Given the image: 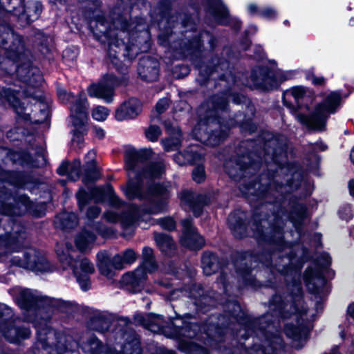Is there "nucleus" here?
Returning a JSON list of instances; mask_svg holds the SVG:
<instances>
[{
  "label": "nucleus",
  "instance_id": "f257e3e1",
  "mask_svg": "<svg viewBox=\"0 0 354 354\" xmlns=\"http://www.w3.org/2000/svg\"><path fill=\"white\" fill-rule=\"evenodd\" d=\"M152 153L151 149L140 151H129L125 155V167L128 172L129 181L123 189L125 196L129 199L138 198L147 201L148 207L138 208L130 205L122 215L119 216L115 211H109L104 214V218L109 223L120 222L123 228L133 227L147 214H158L167 208V187L153 183L161 177L165 171L162 162L147 164L138 171L141 161L149 158Z\"/></svg>",
  "mask_w": 354,
  "mask_h": 354
},
{
  "label": "nucleus",
  "instance_id": "f03ea898",
  "mask_svg": "<svg viewBox=\"0 0 354 354\" xmlns=\"http://www.w3.org/2000/svg\"><path fill=\"white\" fill-rule=\"evenodd\" d=\"M17 301L25 310L24 319L35 324L37 342L35 354H78L66 345V337L48 328L46 321L55 310L64 311L68 304L59 299L50 298L35 290L17 288L15 289Z\"/></svg>",
  "mask_w": 354,
  "mask_h": 354
},
{
  "label": "nucleus",
  "instance_id": "7ed1b4c3",
  "mask_svg": "<svg viewBox=\"0 0 354 354\" xmlns=\"http://www.w3.org/2000/svg\"><path fill=\"white\" fill-rule=\"evenodd\" d=\"M0 219V261H8L34 272H47L50 265L47 259L33 248L19 250L18 245L26 239L24 227L10 221L6 226Z\"/></svg>",
  "mask_w": 354,
  "mask_h": 354
},
{
  "label": "nucleus",
  "instance_id": "20e7f679",
  "mask_svg": "<svg viewBox=\"0 0 354 354\" xmlns=\"http://www.w3.org/2000/svg\"><path fill=\"white\" fill-rule=\"evenodd\" d=\"M227 106V97L223 93L214 95L201 106L198 111L200 120L193 129V134L197 140L207 145L215 146L225 138L227 130L234 124H223V122L216 116H225Z\"/></svg>",
  "mask_w": 354,
  "mask_h": 354
},
{
  "label": "nucleus",
  "instance_id": "39448f33",
  "mask_svg": "<svg viewBox=\"0 0 354 354\" xmlns=\"http://www.w3.org/2000/svg\"><path fill=\"white\" fill-rule=\"evenodd\" d=\"M285 97H292L298 104L304 105L309 111L306 115L302 113L295 115V118L302 124L315 130L324 129L330 114H334L340 106L342 96L339 92L332 91L324 95L322 102L317 104L313 111L310 105L313 100L311 93L303 86H295L286 91Z\"/></svg>",
  "mask_w": 354,
  "mask_h": 354
},
{
  "label": "nucleus",
  "instance_id": "423d86ee",
  "mask_svg": "<svg viewBox=\"0 0 354 354\" xmlns=\"http://www.w3.org/2000/svg\"><path fill=\"white\" fill-rule=\"evenodd\" d=\"M277 312L283 318H291L299 324V326H295L291 324H286L285 333L289 338L296 342L306 339L308 331V324L315 320L316 315L314 310H309L305 307L300 283H295L293 285L290 301L284 304L283 306H279Z\"/></svg>",
  "mask_w": 354,
  "mask_h": 354
},
{
  "label": "nucleus",
  "instance_id": "0eeeda50",
  "mask_svg": "<svg viewBox=\"0 0 354 354\" xmlns=\"http://www.w3.org/2000/svg\"><path fill=\"white\" fill-rule=\"evenodd\" d=\"M121 26L120 30H112L111 28L106 29V24L103 21H99L97 23L96 28L93 30V35L100 41L102 43L107 42L109 46V54L113 58H117L114 53H118L113 47L120 50L121 47L124 48L126 51L124 56L129 59L134 58L139 53L140 48L138 45L133 42V33L129 34L128 30L131 24H129L127 21L117 20L113 22V26Z\"/></svg>",
  "mask_w": 354,
  "mask_h": 354
},
{
  "label": "nucleus",
  "instance_id": "6e6552de",
  "mask_svg": "<svg viewBox=\"0 0 354 354\" xmlns=\"http://www.w3.org/2000/svg\"><path fill=\"white\" fill-rule=\"evenodd\" d=\"M134 321L154 333H162L168 338L180 342L196 337L201 330V327L198 324L180 319H175L171 325L165 327L162 318L154 314L136 315Z\"/></svg>",
  "mask_w": 354,
  "mask_h": 354
},
{
  "label": "nucleus",
  "instance_id": "1a4fd4ad",
  "mask_svg": "<svg viewBox=\"0 0 354 354\" xmlns=\"http://www.w3.org/2000/svg\"><path fill=\"white\" fill-rule=\"evenodd\" d=\"M117 344H121L118 349L114 346L113 351L109 350L95 336L88 335L84 337L81 347L82 350L89 354H140V342L137 335L132 331H120L117 333Z\"/></svg>",
  "mask_w": 354,
  "mask_h": 354
},
{
  "label": "nucleus",
  "instance_id": "9d476101",
  "mask_svg": "<svg viewBox=\"0 0 354 354\" xmlns=\"http://www.w3.org/2000/svg\"><path fill=\"white\" fill-rule=\"evenodd\" d=\"M75 252L71 243H66L64 246L57 245L56 252L63 269L71 268L77 281L83 290L90 288V275L95 272L93 264L86 258L78 260L73 259Z\"/></svg>",
  "mask_w": 354,
  "mask_h": 354
},
{
  "label": "nucleus",
  "instance_id": "9b49d317",
  "mask_svg": "<svg viewBox=\"0 0 354 354\" xmlns=\"http://www.w3.org/2000/svg\"><path fill=\"white\" fill-rule=\"evenodd\" d=\"M44 204H35L25 195L15 198L0 192V214H1L14 217L29 213L39 217L44 214Z\"/></svg>",
  "mask_w": 354,
  "mask_h": 354
},
{
  "label": "nucleus",
  "instance_id": "f8f14e48",
  "mask_svg": "<svg viewBox=\"0 0 354 354\" xmlns=\"http://www.w3.org/2000/svg\"><path fill=\"white\" fill-rule=\"evenodd\" d=\"M252 226L254 227V236L261 241H267L270 243L277 244L279 246L283 245L282 236V227L283 221L279 217V214H272L268 218H259L255 216Z\"/></svg>",
  "mask_w": 354,
  "mask_h": 354
},
{
  "label": "nucleus",
  "instance_id": "ddd939ff",
  "mask_svg": "<svg viewBox=\"0 0 354 354\" xmlns=\"http://www.w3.org/2000/svg\"><path fill=\"white\" fill-rule=\"evenodd\" d=\"M0 333L12 343L19 342L30 335V330L21 327L19 321L14 319L12 310L5 305H0Z\"/></svg>",
  "mask_w": 354,
  "mask_h": 354
},
{
  "label": "nucleus",
  "instance_id": "4468645a",
  "mask_svg": "<svg viewBox=\"0 0 354 354\" xmlns=\"http://www.w3.org/2000/svg\"><path fill=\"white\" fill-rule=\"evenodd\" d=\"M89 104L84 93H80L73 102L70 111L73 125L75 127L72 138L73 143L80 145L84 142L85 124L88 118Z\"/></svg>",
  "mask_w": 354,
  "mask_h": 354
},
{
  "label": "nucleus",
  "instance_id": "2eb2a0df",
  "mask_svg": "<svg viewBox=\"0 0 354 354\" xmlns=\"http://www.w3.org/2000/svg\"><path fill=\"white\" fill-rule=\"evenodd\" d=\"M291 77L292 73L290 71H274L267 66L258 67L254 68L251 73L250 86L263 90H270L277 87L279 82Z\"/></svg>",
  "mask_w": 354,
  "mask_h": 354
},
{
  "label": "nucleus",
  "instance_id": "dca6fc26",
  "mask_svg": "<svg viewBox=\"0 0 354 354\" xmlns=\"http://www.w3.org/2000/svg\"><path fill=\"white\" fill-rule=\"evenodd\" d=\"M143 263L142 266L134 272L127 273L122 277V281L133 287H139L147 279V272H151L155 270L156 266L153 259V250L145 247L142 250Z\"/></svg>",
  "mask_w": 354,
  "mask_h": 354
},
{
  "label": "nucleus",
  "instance_id": "f3484780",
  "mask_svg": "<svg viewBox=\"0 0 354 354\" xmlns=\"http://www.w3.org/2000/svg\"><path fill=\"white\" fill-rule=\"evenodd\" d=\"M258 166V162H250V155H248L226 161L224 167L229 176L236 180L254 174Z\"/></svg>",
  "mask_w": 354,
  "mask_h": 354
},
{
  "label": "nucleus",
  "instance_id": "a211bd4d",
  "mask_svg": "<svg viewBox=\"0 0 354 354\" xmlns=\"http://www.w3.org/2000/svg\"><path fill=\"white\" fill-rule=\"evenodd\" d=\"M119 84V81L113 75H106L101 81L91 85L87 92L89 96L102 99L106 103L110 104L113 101L114 88Z\"/></svg>",
  "mask_w": 354,
  "mask_h": 354
},
{
  "label": "nucleus",
  "instance_id": "6ab92c4d",
  "mask_svg": "<svg viewBox=\"0 0 354 354\" xmlns=\"http://www.w3.org/2000/svg\"><path fill=\"white\" fill-rule=\"evenodd\" d=\"M183 228L180 241L183 245L191 250L201 249L205 244V241L196 232L193 226L192 220L186 218L182 221Z\"/></svg>",
  "mask_w": 354,
  "mask_h": 354
},
{
  "label": "nucleus",
  "instance_id": "aec40b11",
  "mask_svg": "<svg viewBox=\"0 0 354 354\" xmlns=\"http://www.w3.org/2000/svg\"><path fill=\"white\" fill-rule=\"evenodd\" d=\"M142 111V103L137 98H130L122 103L115 110L118 121L135 119Z\"/></svg>",
  "mask_w": 354,
  "mask_h": 354
},
{
  "label": "nucleus",
  "instance_id": "412c9836",
  "mask_svg": "<svg viewBox=\"0 0 354 354\" xmlns=\"http://www.w3.org/2000/svg\"><path fill=\"white\" fill-rule=\"evenodd\" d=\"M211 14L220 24H233L236 29H239L241 22L236 18L230 19L228 10L221 0H207Z\"/></svg>",
  "mask_w": 354,
  "mask_h": 354
},
{
  "label": "nucleus",
  "instance_id": "4be33fe9",
  "mask_svg": "<svg viewBox=\"0 0 354 354\" xmlns=\"http://www.w3.org/2000/svg\"><path fill=\"white\" fill-rule=\"evenodd\" d=\"M17 73L20 80L31 87H38L43 82L39 69L29 63L17 67Z\"/></svg>",
  "mask_w": 354,
  "mask_h": 354
},
{
  "label": "nucleus",
  "instance_id": "5701e85b",
  "mask_svg": "<svg viewBox=\"0 0 354 354\" xmlns=\"http://www.w3.org/2000/svg\"><path fill=\"white\" fill-rule=\"evenodd\" d=\"M268 330L264 334L265 340L257 354H280L282 351L283 344L281 337L278 334H273L270 331L271 326H268Z\"/></svg>",
  "mask_w": 354,
  "mask_h": 354
},
{
  "label": "nucleus",
  "instance_id": "b1692460",
  "mask_svg": "<svg viewBox=\"0 0 354 354\" xmlns=\"http://www.w3.org/2000/svg\"><path fill=\"white\" fill-rule=\"evenodd\" d=\"M19 93H15L10 88L3 89L1 93V100L7 102L16 113L25 120L30 119V113L28 112V106H24L25 102L21 103L18 99Z\"/></svg>",
  "mask_w": 354,
  "mask_h": 354
},
{
  "label": "nucleus",
  "instance_id": "393cba45",
  "mask_svg": "<svg viewBox=\"0 0 354 354\" xmlns=\"http://www.w3.org/2000/svg\"><path fill=\"white\" fill-rule=\"evenodd\" d=\"M180 201L186 210L192 211L196 216L201 214L203 203L202 196L185 190L180 193Z\"/></svg>",
  "mask_w": 354,
  "mask_h": 354
},
{
  "label": "nucleus",
  "instance_id": "a878e982",
  "mask_svg": "<svg viewBox=\"0 0 354 354\" xmlns=\"http://www.w3.org/2000/svg\"><path fill=\"white\" fill-rule=\"evenodd\" d=\"M157 62L149 57H143L139 62L138 68V74L145 80L155 81L158 77V67Z\"/></svg>",
  "mask_w": 354,
  "mask_h": 354
},
{
  "label": "nucleus",
  "instance_id": "bb28decb",
  "mask_svg": "<svg viewBox=\"0 0 354 354\" xmlns=\"http://www.w3.org/2000/svg\"><path fill=\"white\" fill-rule=\"evenodd\" d=\"M165 126L167 133L172 136L171 138L162 140L163 148L167 151H170L178 147L181 142V133L176 124L165 122Z\"/></svg>",
  "mask_w": 354,
  "mask_h": 354
},
{
  "label": "nucleus",
  "instance_id": "cd10ccee",
  "mask_svg": "<svg viewBox=\"0 0 354 354\" xmlns=\"http://www.w3.org/2000/svg\"><path fill=\"white\" fill-rule=\"evenodd\" d=\"M95 152L90 151L86 156V165L82 180L84 183L95 181L100 178V174L95 165Z\"/></svg>",
  "mask_w": 354,
  "mask_h": 354
},
{
  "label": "nucleus",
  "instance_id": "c85d7f7f",
  "mask_svg": "<svg viewBox=\"0 0 354 354\" xmlns=\"http://www.w3.org/2000/svg\"><path fill=\"white\" fill-rule=\"evenodd\" d=\"M104 193L105 189L102 187H94L91 190L90 194L80 189L76 194L80 209L82 211L91 198L95 202L102 201L104 198Z\"/></svg>",
  "mask_w": 354,
  "mask_h": 354
},
{
  "label": "nucleus",
  "instance_id": "c756f323",
  "mask_svg": "<svg viewBox=\"0 0 354 354\" xmlns=\"http://www.w3.org/2000/svg\"><path fill=\"white\" fill-rule=\"evenodd\" d=\"M9 39L12 40V44L8 47H4L8 57L14 61L20 59L24 55V44L22 39L19 35L12 32L8 33Z\"/></svg>",
  "mask_w": 354,
  "mask_h": 354
},
{
  "label": "nucleus",
  "instance_id": "7c9ffc66",
  "mask_svg": "<svg viewBox=\"0 0 354 354\" xmlns=\"http://www.w3.org/2000/svg\"><path fill=\"white\" fill-rule=\"evenodd\" d=\"M110 324L111 318L107 313L97 312L90 319L88 323V327L91 330L99 333H104L109 328Z\"/></svg>",
  "mask_w": 354,
  "mask_h": 354
},
{
  "label": "nucleus",
  "instance_id": "2f4dec72",
  "mask_svg": "<svg viewBox=\"0 0 354 354\" xmlns=\"http://www.w3.org/2000/svg\"><path fill=\"white\" fill-rule=\"evenodd\" d=\"M330 264V257L326 254H324L321 257L320 265L322 268V270L319 272L311 273L310 270H308L305 274V281L306 283L310 284L311 282L313 283H315L316 280H318L321 284H324L326 281L324 278L323 271L326 270Z\"/></svg>",
  "mask_w": 354,
  "mask_h": 354
},
{
  "label": "nucleus",
  "instance_id": "473e14b6",
  "mask_svg": "<svg viewBox=\"0 0 354 354\" xmlns=\"http://www.w3.org/2000/svg\"><path fill=\"white\" fill-rule=\"evenodd\" d=\"M80 160H75L71 164H62L58 167L57 172L60 175L66 174L71 180L75 181L80 178Z\"/></svg>",
  "mask_w": 354,
  "mask_h": 354
},
{
  "label": "nucleus",
  "instance_id": "72a5a7b5",
  "mask_svg": "<svg viewBox=\"0 0 354 354\" xmlns=\"http://www.w3.org/2000/svg\"><path fill=\"white\" fill-rule=\"evenodd\" d=\"M97 266L102 274L108 278H111L113 276V266L109 260L106 252L102 251L97 253Z\"/></svg>",
  "mask_w": 354,
  "mask_h": 354
},
{
  "label": "nucleus",
  "instance_id": "f704fd0d",
  "mask_svg": "<svg viewBox=\"0 0 354 354\" xmlns=\"http://www.w3.org/2000/svg\"><path fill=\"white\" fill-rule=\"evenodd\" d=\"M78 219L75 214L73 212H63L55 218V223L57 227L63 229H71L77 225Z\"/></svg>",
  "mask_w": 354,
  "mask_h": 354
},
{
  "label": "nucleus",
  "instance_id": "c9c22d12",
  "mask_svg": "<svg viewBox=\"0 0 354 354\" xmlns=\"http://www.w3.org/2000/svg\"><path fill=\"white\" fill-rule=\"evenodd\" d=\"M201 153H198L194 147H192L185 153H178L174 156L175 162L180 165L194 163L201 160Z\"/></svg>",
  "mask_w": 354,
  "mask_h": 354
},
{
  "label": "nucleus",
  "instance_id": "e433bc0d",
  "mask_svg": "<svg viewBox=\"0 0 354 354\" xmlns=\"http://www.w3.org/2000/svg\"><path fill=\"white\" fill-rule=\"evenodd\" d=\"M202 268L205 274L211 275L219 268L218 257L210 252H205L202 257Z\"/></svg>",
  "mask_w": 354,
  "mask_h": 354
},
{
  "label": "nucleus",
  "instance_id": "4c0bfd02",
  "mask_svg": "<svg viewBox=\"0 0 354 354\" xmlns=\"http://www.w3.org/2000/svg\"><path fill=\"white\" fill-rule=\"evenodd\" d=\"M306 207L302 203H296L292 207V210L288 216H286L297 229L301 221L306 217Z\"/></svg>",
  "mask_w": 354,
  "mask_h": 354
},
{
  "label": "nucleus",
  "instance_id": "58836bf2",
  "mask_svg": "<svg viewBox=\"0 0 354 354\" xmlns=\"http://www.w3.org/2000/svg\"><path fill=\"white\" fill-rule=\"evenodd\" d=\"M95 240V235L88 231L80 233L75 239L77 248L81 251H85L91 248Z\"/></svg>",
  "mask_w": 354,
  "mask_h": 354
},
{
  "label": "nucleus",
  "instance_id": "ea45409f",
  "mask_svg": "<svg viewBox=\"0 0 354 354\" xmlns=\"http://www.w3.org/2000/svg\"><path fill=\"white\" fill-rule=\"evenodd\" d=\"M155 240L160 250L167 253L174 248V241L167 234H156Z\"/></svg>",
  "mask_w": 354,
  "mask_h": 354
},
{
  "label": "nucleus",
  "instance_id": "a19ab883",
  "mask_svg": "<svg viewBox=\"0 0 354 354\" xmlns=\"http://www.w3.org/2000/svg\"><path fill=\"white\" fill-rule=\"evenodd\" d=\"M30 178L21 174L12 173L10 182L16 187L32 190L33 187L29 182Z\"/></svg>",
  "mask_w": 354,
  "mask_h": 354
},
{
  "label": "nucleus",
  "instance_id": "79ce46f5",
  "mask_svg": "<svg viewBox=\"0 0 354 354\" xmlns=\"http://www.w3.org/2000/svg\"><path fill=\"white\" fill-rule=\"evenodd\" d=\"M277 181V176H275L274 181L272 183H270L268 189L266 190V192L273 195H274V194L273 193L274 192L283 194L284 192H290L295 187L293 183L290 182L288 178H287V184L286 185L277 184L276 183ZM295 187H297L296 185Z\"/></svg>",
  "mask_w": 354,
  "mask_h": 354
},
{
  "label": "nucleus",
  "instance_id": "37998d69",
  "mask_svg": "<svg viewBox=\"0 0 354 354\" xmlns=\"http://www.w3.org/2000/svg\"><path fill=\"white\" fill-rule=\"evenodd\" d=\"M33 107H34V109H32V106H28L29 109H28V112H29L31 114L32 112H36L37 110H39L40 114H41V118L36 119L35 120L36 121L42 122L47 118V117L48 115V106L45 103H44L39 100H37L34 104ZM30 120H32L31 115H30Z\"/></svg>",
  "mask_w": 354,
  "mask_h": 354
},
{
  "label": "nucleus",
  "instance_id": "c03bdc74",
  "mask_svg": "<svg viewBox=\"0 0 354 354\" xmlns=\"http://www.w3.org/2000/svg\"><path fill=\"white\" fill-rule=\"evenodd\" d=\"M110 111L105 106H96L91 111L92 118L98 122H104L109 115Z\"/></svg>",
  "mask_w": 354,
  "mask_h": 354
},
{
  "label": "nucleus",
  "instance_id": "a18cd8bd",
  "mask_svg": "<svg viewBox=\"0 0 354 354\" xmlns=\"http://www.w3.org/2000/svg\"><path fill=\"white\" fill-rule=\"evenodd\" d=\"M237 213L231 214L227 218L230 227L234 231V235L237 237H241V234L236 233L237 230H244L243 223L240 220H236Z\"/></svg>",
  "mask_w": 354,
  "mask_h": 354
},
{
  "label": "nucleus",
  "instance_id": "49530a36",
  "mask_svg": "<svg viewBox=\"0 0 354 354\" xmlns=\"http://www.w3.org/2000/svg\"><path fill=\"white\" fill-rule=\"evenodd\" d=\"M161 130L159 127L156 125L149 126V127L145 131L147 138L151 142L156 141L158 139Z\"/></svg>",
  "mask_w": 354,
  "mask_h": 354
},
{
  "label": "nucleus",
  "instance_id": "de8ad7c7",
  "mask_svg": "<svg viewBox=\"0 0 354 354\" xmlns=\"http://www.w3.org/2000/svg\"><path fill=\"white\" fill-rule=\"evenodd\" d=\"M259 15L267 20H273L277 17V11L272 7H266L260 10Z\"/></svg>",
  "mask_w": 354,
  "mask_h": 354
},
{
  "label": "nucleus",
  "instance_id": "09e8293b",
  "mask_svg": "<svg viewBox=\"0 0 354 354\" xmlns=\"http://www.w3.org/2000/svg\"><path fill=\"white\" fill-rule=\"evenodd\" d=\"M193 180L199 183L203 181L205 178V169L203 166L198 165L192 171Z\"/></svg>",
  "mask_w": 354,
  "mask_h": 354
},
{
  "label": "nucleus",
  "instance_id": "8fccbe9b",
  "mask_svg": "<svg viewBox=\"0 0 354 354\" xmlns=\"http://www.w3.org/2000/svg\"><path fill=\"white\" fill-rule=\"evenodd\" d=\"M158 223L165 230H172L175 228V222L171 218L160 219Z\"/></svg>",
  "mask_w": 354,
  "mask_h": 354
},
{
  "label": "nucleus",
  "instance_id": "3c124183",
  "mask_svg": "<svg viewBox=\"0 0 354 354\" xmlns=\"http://www.w3.org/2000/svg\"><path fill=\"white\" fill-rule=\"evenodd\" d=\"M57 95L59 99L64 103H67L73 97L71 93L67 92L64 88H58Z\"/></svg>",
  "mask_w": 354,
  "mask_h": 354
},
{
  "label": "nucleus",
  "instance_id": "603ef678",
  "mask_svg": "<svg viewBox=\"0 0 354 354\" xmlns=\"http://www.w3.org/2000/svg\"><path fill=\"white\" fill-rule=\"evenodd\" d=\"M169 100L166 97L160 99L156 105V111L158 114L165 112L169 106Z\"/></svg>",
  "mask_w": 354,
  "mask_h": 354
},
{
  "label": "nucleus",
  "instance_id": "864d4df0",
  "mask_svg": "<svg viewBox=\"0 0 354 354\" xmlns=\"http://www.w3.org/2000/svg\"><path fill=\"white\" fill-rule=\"evenodd\" d=\"M106 190L110 194L111 203L112 205L115 207L120 206L122 202L120 201L119 198L114 194L112 187L110 185H107L106 187Z\"/></svg>",
  "mask_w": 354,
  "mask_h": 354
},
{
  "label": "nucleus",
  "instance_id": "5fc2aeb1",
  "mask_svg": "<svg viewBox=\"0 0 354 354\" xmlns=\"http://www.w3.org/2000/svg\"><path fill=\"white\" fill-rule=\"evenodd\" d=\"M111 263L115 269H122L126 265L122 254L115 255L112 259Z\"/></svg>",
  "mask_w": 354,
  "mask_h": 354
},
{
  "label": "nucleus",
  "instance_id": "6e6d98bb",
  "mask_svg": "<svg viewBox=\"0 0 354 354\" xmlns=\"http://www.w3.org/2000/svg\"><path fill=\"white\" fill-rule=\"evenodd\" d=\"M122 255L125 264H131L134 262L136 259V255L134 251L131 250H126Z\"/></svg>",
  "mask_w": 354,
  "mask_h": 354
},
{
  "label": "nucleus",
  "instance_id": "4d7b16f0",
  "mask_svg": "<svg viewBox=\"0 0 354 354\" xmlns=\"http://www.w3.org/2000/svg\"><path fill=\"white\" fill-rule=\"evenodd\" d=\"M339 214L342 219L349 220L352 216L351 206L346 205L345 207L339 209Z\"/></svg>",
  "mask_w": 354,
  "mask_h": 354
},
{
  "label": "nucleus",
  "instance_id": "13d9d810",
  "mask_svg": "<svg viewBox=\"0 0 354 354\" xmlns=\"http://www.w3.org/2000/svg\"><path fill=\"white\" fill-rule=\"evenodd\" d=\"M101 212V209L97 206H92L88 208L86 215L90 219H93L97 217Z\"/></svg>",
  "mask_w": 354,
  "mask_h": 354
},
{
  "label": "nucleus",
  "instance_id": "bf43d9fd",
  "mask_svg": "<svg viewBox=\"0 0 354 354\" xmlns=\"http://www.w3.org/2000/svg\"><path fill=\"white\" fill-rule=\"evenodd\" d=\"M93 131L94 136L99 139H102L105 136L104 130L100 127H95L93 129Z\"/></svg>",
  "mask_w": 354,
  "mask_h": 354
},
{
  "label": "nucleus",
  "instance_id": "052dcab7",
  "mask_svg": "<svg viewBox=\"0 0 354 354\" xmlns=\"http://www.w3.org/2000/svg\"><path fill=\"white\" fill-rule=\"evenodd\" d=\"M248 11L251 15H259L260 10L258 9V6L255 3H250L248 6Z\"/></svg>",
  "mask_w": 354,
  "mask_h": 354
},
{
  "label": "nucleus",
  "instance_id": "680f3d73",
  "mask_svg": "<svg viewBox=\"0 0 354 354\" xmlns=\"http://www.w3.org/2000/svg\"><path fill=\"white\" fill-rule=\"evenodd\" d=\"M20 156L21 155L19 153L16 152L10 154V159L12 160L14 162H19L21 164H24L26 162V160L19 159Z\"/></svg>",
  "mask_w": 354,
  "mask_h": 354
},
{
  "label": "nucleus",
  "instance_id": "e2e57ef3",
  "mask_svg": "<svg viewBox=\"0 0 354 354\" xmlns=\"http://www.w3.org/2000/svg\"><path fill=\"white\" fill-rule=\"evenodd\" d=\"M232 306V310H230V314L232 316L235 315V312L239 310L240 306L238 304L235 302H230L227 304V308H230V307Z\"/></svg>",
  "mask_w": 354,
  "mask_h": 354
},
{
  "label": "nucleus",
  "instance_id": "0e129e2a",
  "mask_svg": "<svg viewBox=\"0 0 354 354\" xmlns=\"http://www.w3.org/2000/svg\"><path fill=\"white\" fill-rule=\"evenodd\" d=\"M311 81L315 85H322L324 83V79L322 77L313 76L311 77Z\"/></svg>",
  "mask_w": 354,
  "mask_h": 354
},
{
  "label": "nucleus",
  "instance_id": "69168bd1",
  "mask_svg": "<svg viewBox=\"0 0 354 354\" xmlns=\"http://www.w3.org/2000/svg\"><path fill=\"white\" fill-rule=\"evenodd\" d=\"M348 315L354 319V303L348 306L347 309Z\"/></svg>",
  "mask_w": 354,
  "mask_h": 354
},
{
  "label": "nucleus",
  "instance_id": "338daca9",
  "mask_svg": "<svg viewBox=\"0 0 354 354\" xmlns=\"http://www.w3.org/2000/svg\"><path fill=\"white\" fill-rule=\"evenodd\" d=\"M350 194L354 196V180H350L348 183Z\"/></svg>",
  "mask_w": 354,
  "mask_h": 354
},
{
  "label": "nucleus",
  "instance_id": "774afa93",
  "mask_svg": "<svg viewBox=\"0 0 354 354\" xmlns=\"http://www.w3.org/2000/svg\"><path fill=\"white\" fill-rule=\"evenodd\" d=\"M315 148L320 151H324L326 149V146L322 142H317L315 144Z\"/></svg>",
  "mask_w": 354,
  "mask_h": 354
}]
</instances>
